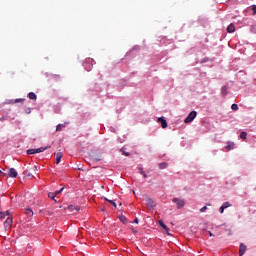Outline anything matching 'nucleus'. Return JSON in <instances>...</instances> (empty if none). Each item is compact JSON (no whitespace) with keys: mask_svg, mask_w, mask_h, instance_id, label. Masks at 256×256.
I'll return each mask as SVG.
<instances>
[{"mask_svg":"<svg viewBox=\"0 0 256 256\" xmlns=\"http://www.w3.org/2000/svg\"><path fill=\"white\" fill-rule=\"evenodd\" d=\"M145 201H146V205H147V207H149V209H153V207H155V202H153V199H151V197L145 196Z\"/></svg>","mask_w":256,"mask_h":256,"instance_id":"obj_4","label":"nucleus"},{"mask_svg":"<svg viewBox=\"0 0 256 256\" xmlns=\"http://www.w3.org/2000/svg\"><path fill=\"white\" fill-rule=\"evenodd\" d=\"M222 207H224V209H227L228 207H231V203L229 202H225Z\"/></svg>","mask_w":256,"mask_h":256,"instance_id":"obj_27","label":"nucleus"},{"mask_svg":"<svg viewBox=\"0 0 256 256\" xmlns=\"http://www.w3.org/2000/svg\"><path fill=\"white\" fill-rule=\"evenodd\" d=\"M226 91H227V87L224 86V87L222 88V93H224V95H226V94H227Z\"/></svg>","mask_w":256,"mask_h":256,"instance_id":"obj_33","label":"nucleus"},{"mask_svg":"<svg viewBox=\"0 0 256 256\" xmlns=\"http://www.w3.org/2000/svg\"><path fill=\"white\" fill-rule=\"evenodd\" d=\"M207 211V206H204L200 209V213H205Z\"/></svg>","mask_w":256,"mask_h":256,"instance_id":"obj_29","label":"nucleus"},{"mask_svg":"<svg viewBox=\"0 0 256 256\" xmlns=\"http://www.w3.org/2000/svg\"><path fill=\"white\" fill-rule=\"evenodd\" d=\"M167 232V235H171V233L169 231H166Z\"/></svg>","mask_w":256,"mask_h":256,"instance_id":"obj_38","label":"nucleus"},{"mask_svg":"<svg viewBox=\"0 0 256 256\" xmlns=\"http://www.w3.org/2000/svg\"><path fill=\"white\" fill-rule=\"evenodd\" d=\"M133 223H139V218H135V220L133 221Z\"/></svg>","mask_w":256,"mask_h":256,"instance_id":"obj_36","label":"nucleus"},{"mask_svg":"<svg viewBox=\"0 0 256 256\" xmlns=\"http://www.w3.org/2000/svg\"><path fill=\"white\" fill-rule=\"evenodd\" d=\"M231 109L232 111H239V106L237 104H232Z\"/></svg>","mask_w":256,"mask_h":256,"instance_id":"obj_19","label":"nucleus"},{"mask_svg":"<svg viewBox=\"0 0 256 256\" xmlns=\"http://www.w3.org/2000/svg\"><path fill=\"white\" fill-rule=\"evenodd\" d=\"M240 137L244 140L247 139V132H241Z\"/></svg>","mask_w":256,"mask_h":256,"instance_id":"obj_25","label":"nucleus"},{"mask_svg":"<svg viewBox=\"0 0 256 256\" xmlns=\"http://www.w3.org/2000/svg\"><path fill=\"white\" fill-rule=\"evenodd\" d=\"M160 227H163L166 231H169V228H167V225H165V223L162 220L158 221Z\"/></svg>","mask_w":256,"mask_h":256,"instance_id":"obj_18","label":"nucleus"},{"mask_svg":"<svg viewBox=\"0 0 256 256\" xmlns=\"http://www.w3.org/2000/svg\"><path fill=\"white\" fill-rule=\"evenodd\" d=\"M29 99H31L32 101H37V95L34 92H30L28 94Z\"/></svg>","mask_w":256,"mask_h":256,"instance_id":"obj_13","label":"nucleus"},{"mask_svg":"<svg viewBox=\"0 0 256 256\" xmlns=\"http://www.w3.org/2000/svg\"><path fill=\"white\" fill-rule=\"evenodd\" d=\"M81 208H79V206H73V205H70V206H68L67 207V210L68 211H76V212H78L79 210H80Z\"/></svg>","mask_w":256,"mask_h":256,"instance_id":"obj_12","label":"nucleus"},{"mask_svg":"<svg viewBox=\"0 0 256 256\" xmlns=\"http://www.w3.org/2000/svg\"><path fill=\"white\" fill-rule=\"evenodd\" d=\"M5 213V216L6 217H9V215H11V212L9 211V210H7L6 212H4Z\"/></svg>","mask_w":256,"mask_h":256,"instance_id":"obj_35","label":"nucleus"},{"mask_svg":"<svg viewBox=\"0 0 256 256\" xmlns=\"http://www.w3.org/2000/svg\"><path fill=\"white\" fill-rule=\"evenodd\" d=\"M119 219L121 223H123V225H127V217H125L124 215H121L119 216Z\"/></svg>","mask_w":256,"mask_h":256,"instance_id":"obj_14","label":"nucleus"},{"mask_svg":"<svg viewBox=\"0 0 256 256\" xmlns=\"http://www.w3.org/2000/svg\"><path fill=\"white\" fill-rule=\"evenodd\" d=\"M84 69H86L87 71H91L93 69V59L92 58L86 59V61L84 62Z\"/></svg>","mask_w":256,"mask_h":256,"instance_id":"obj_3","label":"nucleus"},{"mask_svg":"<svg viewBox=\"0 0 256 256\" xmlns=\"http://www.w3.org/2000/svg\"><path fill=\"white\" fill-rule=\"evenodd\" d=\"M63 189H65V188H61L60 190L54 192V195H56V196L59 195V193H61V191H63Z\"/></svg>","mask_w":256,"mask_h":256,"instance_id":"obj_31","label":"nucleus"},{"mask_svg":"<svg viewBox=\"0 0 256 256\" xmlns=\"http://www.w3.org/2000/svg\"><path fill=\"white\" fill-rule=\"evenodd\" d=\"M173 203H176L177 209H183L185 207V200L180 198H173Z\"/></svg>","mask_w":256,"mask_h":256,"instance_id":"obj_2","label":"nucleus"},{"mask_svg":"<svg viewBox=\"0 0 256 256\" xmlns=\"http://www.w3.org/2000/svg\"><path fill=\"white\" fill-rule=\"evenodd\" d=\"M253 15H256V5L252 6Z\"/></svg>","mask_w":256,"mask_h":256,"instance_id":"obj_30","label":"nucleus"},{"mask_svg":"<svg viewBox=\"0 0 256 256\" xmlns=\"http://www.w3.org/2000/svg\"><path fill=\"white\" fill-rule=\"evenodd\" d=\"M18 173L17 170H15V168H10L9 169V177H12L13 179H15V177H17Z\"/></svg>","mask_w":256,"mask_h":256,"instance_id":"obj_8","label":"nucleus"},{"mask_svg":"<svg viewBox=\"0 0 256 256\" xmlns=\"http://www.w3.org/2000/svg\"><path fill=\"white\" fill-rule=\"evenodd\" d=\"M122 155H125L126 157H129L131 154L129 152H125L123 148L120 149Z\"/></svg>","mask_w":256,"mask_h":256,"instance_id":"obj_23","label":"nucleus"},{"mask_svg":"<svg viewBox=\"0 0 256 256\" xmlns=\"http://www.w3.org/2000/svg\"><path fill=\"white\" fill-rule=\"evenodd\" d=\"M5 216V212H0V219H3Z\"/></svg>","mask_w":256,"mask_h":256,"instance_id":"obj_34","label":"nucleus"},{"mask_svg":"<svg viewBox=\"0 0 256 256\" xmlns=\"http://www.w3.org/2000/svg\"><path fill=\"white\" fill-rule=\"evenodd\" d=\"M11 225H13V218L8 217L4 222V227H5L6 231H7V229H11Z\"/></svg>","mask_w":256,"mask_h":256,"instance_id":"obj_5","label":"nucleus"},{"mask_svg":"<svg viewBox=\"0 0 256 256\" xmlns=\"http://www.w3.org/2000/svg\"><path fill=\"white\" fill-rule=\"evenodd\" d=\"M158 123H161L162 129H167V120H165V118L163 117L158 118Z\"/></svg>","mask_w":256,"mask_h":256,"instance_id":"obj_6","label":"nucleus"},{"mask_svg":"<svg viewBox=\"0 0 256 256\" xmlns=\"http://www.w3.org/2000/svg\"><path fill=\"white\" fill-rule=\"evenodd\" d=\"M195 117H197V111H191L185 118L184 123H191L195 119Z\"/></svg>","mask_w":256,"mask_h":256,"instance_id":"obj_1","label":"nucleus"},{"mask_svg":"<svg viewBox=\"0 0 256 256\" xmlns=\"http://www.w3.org/2000/svg\"><path fill=\"white\" fill-rule=\"evenodd\" d=\"M140 173H141V175H143L144 179H147V173H145V171H143V168H140Z\"/></svg>","mask_w":256,"mask_h":256,"instance_id":"obj_26","label":"nucleus"},{"mask_svg":"<svg viewBox=\"0 0 256 256\" xmlns=\"http://www.w3.org/2000/svg\"><path fill=\"white\" fill-rule=\"evenodd\" d=\"M227 32H228V33H235V24L231 23V24L227 27Z\"/></svg>","mask_w":256,"mask_h":256,"instance_id":"obj_11","label":"nucleus"},{"mask_svg":"<svg viewBox=\"0 0 256 256\" xmlns=\"http://www.w3.org/2000/svg\"><path fill=\"white\" fill-rule=\"evenodd\" d=\"M0 173H3V172L0 170Z\"/></svg>","mask_w":256,"mask_h":256,"instance_id":"obj_39","label":"nucleus"},{"mask_svg":"<svg viewBox=\"0 0 256 256\" xmlns=\"http://www.w3.org/2000/svg\"><path fill=\"white\" fill-rule=\"evenodd\" d=\"M169 167V164L167 162H162L159 164V169H167Z\"/></svg>","mask_w":256,"mask_h":256,"instance_id":"obj_15","label":"nucleus"},{"mask_svg":"<svg viewBox=\"0 0 256 256\" xmlns=\"http://www.w3.org/2000/svg\"><path fill=\"white\" fill-rule=\"evenodd\" d=\"M105 201H107L108 203H111V205H113L114 207H117V204L115 203V201L109 200V198H105Z\"/></svg>","mask_w":256,"mask_h":256,"instance_id":"obj_21","label":"nucleus"},{"mask_svg":"<svg viewBox=\"0 0 256 256\" xmlns=\"http://www.w3.org/2000/svg\"><path fill=\"white\" fill-rule=\"evenodd\" d=\"M61 159H63V152H58L56 154V165H59V163H61Z\"/></svg>","mask_w":256,"mask_h":256,"instance_id":"obj_9","label":"nucleus"},{"mask_svg":"<svg viewBox=\"0 0 256 256\" xmlns=\"http://www.w3.org/2000/svg\"><path fill=\"white\" fill-rule=\"evenodd\" d=\"M245 251H247V246L245 244H240L239 248V256L245 255Z\"/></svg>","mask_w":256,"mask_h":256,"instance_id":"obj_7","label":"nucleus"},{"mask_svg":"<svg viewBox=\"0 0 256 256\" xmlns=\"http://www.w3.org/2000/svg\"><path fill=\"white\" fill-rule=\"evenodd\" d=\"M226 149H227V151H231L232 149H235V143L227 142Z\"/></svg>","mask_w":256,"mask_h":256,"instance_id":"obj_10","label":"nucleus"},{"mask_svg":"<svg viewBox=\"0 0 256 256\" xmlns=\"http://www.w3.org/2000/svg\"><path fill=\"white\" fill-rule=\"evenodd\" d=\"M48 197H49V199H55V197H56L55 192L48 193Z\"/></svg>","mask_w":256,"mask_h":256,"instance_id":"obj_22","label":"nucleus"},{"mask_svg":"<svg viewBox=\"0 0 256 256\" xmlns=\"http://www.w3.org/2000/svg\"><path fill=\"white\" fill-rule=\"evenodd\" d=\"M91 161L99 162V161H101V157L100 156L99 157L92 156Z\"/></svg>","mask_w":256,"mask_h":256,"instance_id":"obj_24","label":"nucleus"},{"mask_svg":"<svg viewBox=\"0 0 256 256\" xmlns=\"http://www.w3.org/2000/svg\"><path fill=\"white\" fill-rule=\"evenodd\" d=\"M224 211H225V208H224L223 206H221L220 209H219V212H220L221 214H223Z\"/></svg>","mask_w":256,"mask_h":256,"instance_id":"obj_32","label":"nucleus"},{"mask_svg":"<svg viewBox=\"0 0 256 256\" xmlns=\"http://www.w3.org/2000/svg\"><path fill=\"white\" fill-rule=\"evenodd\" d=\"M36 151L35 149H28L27 150V155H35Z\"/></svg>","mask_w":256,"mask_h":256,"instance_id":"obj_20","label":"nucleus"},{"mask_svg":"<svg viewBox=\"0 0 256 256\" xmlns=\"http://www.w3.org/2000/svg\"><path fill=\"white\" fill-rule=\"evenodd\" d=\"M46 149H48V147H40V148H36L35 151L36 153H43V151H46Z\"/></svg>","mask_w":256,"mask_h":256,"instance_id":"obj_17","label":"nucleus"},{"mask_svg":"<svg viewBox=\"0 0 256 256\" xmlns=\"http://www.w3.org/2000/svg\"><path fill=\"white\" fill-rule=\"evenodd\" d=\"M61 129H63V125L58 124V125L56 126V131H61Z\"/></svg>","mask_w":256,"mask_h":256,"instance_id":"obj_28","label":"nucleus"},{"mask_svg":"<svg viewBox=\"0 0 256 256\" xmlns=\"http://www.w3.org/2000/svg\"><path fill=\"white\" fill-rule=\"evenodd\" d=\"M25 214H26L28 217H33V210H31L30 208H26Z\"/></svg>","mask_w":256,"mask_h":256,"instance_id":"obj_16","label":"nucleus"},{"mask_svg":"<svg viewBox=\"0 0 256 256\" xmlns=\"http://www.w3.org/2000/svg\"><path fill=\"white\" fill-rule=\"evenodd\" d=\"M209 236L213 237V232L212 231H209Z\"/></svg>","mask_w":256,"mask_h":256,"instance_id":"obj_37","label":"nucleus"}]
</instances>
